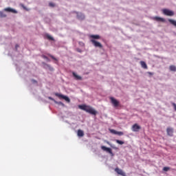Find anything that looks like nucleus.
<instances>
[{
	"label": "nucleus",
	"instance_id": "4",
	"mask_svg": "<svg viewBox=\"0 0 176 176\" xmlns=\"http://www.w3.org/2000/svg\"><path fill=\"white\" fill-rule=\"evenodd\" d=\"M110 100H111V104L113 105V107L115 108H118V107H119L120 105V102L119 101H118V100H116L115 98L113 97H111L110 98Z\"/></svg>",
	"mask_w": 176,
	"mask_h": 176
},
{
	"label": "nucleus",
	"instance_id": "26",
	"mask_svg": "<svg viewBox=\"0 0 176 176\" xmlns=\"http://www.w3.org/2000/svg\"><path fill=\"white\" fill-rule=\"evenodd\" d=\"M50 57H51V58H52V60H54L55 61H57V58H56L54 56H53L52 55H50Z\"/></svg>",
	"mask_w": 176,
	"mask_h": 176
},
{
	"label": "nucleus",
	"instance_id": "16",
	"mask_svg": "<svg viewBox=\"0 0 176 176\" xmlns=\"http://www.w3.org/2000/svg\"><path fill=\"white\" fill-rule=\"evenodd\" d=\"M77 135L78 137H83L85 135V132L83 131L78 129L77 132Z\"/></svg>",
	"mask_w": 176,
	"mask_h": 176
},
{
	"label": "nucleus",
	"instance_id": "9",
	"mask_svg": "<svg viewBox=\"0 0 176 176\" xmlns=\"http://www.w3.org/2000/svg\"><path fill=\"white\" fill-rule=\"evenodd\" d=\"M43 65H44V68H45V69H49L50 71H54V69L50 66V65H47L45 63H43Z\"/></svg>",
	"mask_w": 176,
	"mask_h": 176
},
{
	"label": "nucleus",
	"instance_id": "23",
	"mask_svg": "<svg viewBox=\"0 0 176 176\" xmlns=\"http://www.w3.org/2000/svg\"><path fill=\"white\" fill-rule=\"evenodd\" d=\"M0 17H6V14H3V12L0 11Z\"/></svg>",
	"mask_w": 176,
	"mask_h": 176
},
{
	"label": "nucleus",
	"instance_id": "1",
	"mask_svg": "<svg viewBox=\"0 0 176 176\" xmlns=\"http://www.w3.org/2000/svg\"><path fill=\"white\" fill-rule=\"evenodd\" d=\"M89 38H91V42L92 43V45H94V46L95 47H99V49H102V44H101V43L96 41V39H101V36L98 34H91Z\"/></svg>",
	"mask_w": 176,
	"mask_h": 176
},
{
	"label": "nucleus",
	"instance_id": "10",
	"mask_svg": "<svg viewBox=\"0 0 176 176\" xmlns=\"http://www.w3.org/2000/svg\"><path fill=\"white\" fill-rule=\"evenodd\" d=\"M166 132H167L168 135L173 137V134L174 133V129L173 128H167Z\"/></svg>",
	"mask_w": 176,
	"mask_h": 176
},
{
	"label": "nucleus",
	"instance_id": "7",
	"mask_svg": "<svg viewBox=\"0 0 176 176\" xmlns=\"http://www.w3.org/2000/svg\"><path fill=\"white\" fill-rule=\"evenodd\" d=\"M140 130H141V126L138 125V124H134L132 126V131L137 132V131H140Z\"/></svg>",
	"mask_w": 176,
	"mask_h": 176
},
{
	"label": "nucleus",
	"instance_id": "24",
	"mask_svg": "<svg viewBox=\"0 0 176 176\" xmlns=\"http://www.w3.org/2000/svg\"><path fill=\"white\" fill-rule=\"evenodd\" d=\"M43 58H44L45 60H47V61H50V59H49V58H47V56L43 55L42 56Z\"/></svg>",
	"mask_w": 176,
	"mask_h": 176
},
{
	"label": "nucleus",
	"instance_id": "12",
	"mask_svg": "<svg viewBox=\"0 0 176 176\" xmlns=\"http://www.w3.org/2000/svg\"><path fill=\"white\" fill-rule=\"evenodd\" d=\"M72 75L75 78L76 80H82V76H78L74 72H72Z\"/></svg>",
	"mask_w": 176,
	"mask_h": 176
},
{
	"label": "nucleus",
	"instance_id": "18",
	"mask_svg": "<svg viewBox=\"0 0 176 176\" xmlns=\"http://www.w3.org/2000/svg\"><path fill=\"white\" fill-rule=\"evenodd\" d=\"M116 142H117V144H119L120 145H123V144H124V142L119 140H116Z\"/></svg>",
	"mask_w": 176,
	"mask_h": 176
},
{
	"label": "nucleus",
	"instance_id": "20",
	"mask_svg": "<svg viewBox=\"0 0 176 176\" xmlns=\"http://www.w3.org/2000/svg\"><path fill=\"white\" fill-rule=\"evenodd\" d=\"M78 45L81 46V47H85V43L82 41H79Z\"/></svg>",
	"mask_w": 176,
	"mask_h": 176
},
{
	"label": "nucleus",
	"instance_id": "3",
	"mask_svg": "<svg viewBox=\"0 0 176 176\" xmlns=\"http://www.w3.org/2000/svg\"><path fill=\"white\" fill-rule=\"evenodd\" d=\"M73 13H75L76 14V17H77L78 20H80V21H83V20H85V19H86L85 14H83L82 12L74 11Z\"/></svg>",
	"mask_w": 176,
	"mask_h": 176
},
{
	"label": "nucleus",
	"instance_id": "11",
	"mask_svg": "<svg viewBox=\"0 0 176 176\" xmlns=\"http://www.w3.org/2000/svg\"><path fill=\"white\" fill-rule=\"evenodd\" d=\"M5 12H8L9 13H17L16 10L10 8H6L4 9Z\"/></svg>",
	"mask_w": 176,
	"mask_h": 176
},
{
	"label": "nucleus",
	"instance_id": "31",
	"mask_svg": "<svg viewBox=\"0 0 176 176\" xmlns=\"http://www.w3.org/2000/svg\"><path fill=\"white\" fill-rule=\"evenodd\" d=\"M148 75H153V73L150 72H148Z\"/></svg>",
	"mask_w": 176,
	"mask_h": 176
},
{
	"label": "nucleus",
	"instance_id": "22",
	"mask_svg": "<svg viewBox=\"0 0 176 176\" xmlns=\"http://www.w3.org/2000/svg\"><path fill=\"white\" fill-rule=\"evenodd\" d=\"M110 132L112 133V134H117V131L114 130V129H110Z\"/></svg>",
	"mask_w": 176,
	"mask_h": 176
},
{
	"label": "nucleus",
	"instance_id": "27",
	"mask_svg": "<svg viewBox=\"0 0 176 176\" xmlns=\"http://www.w3.org/2000/svg\"><path fill=\"white\" fill-rule=\"evenodd\" d=\"M49 6H51V8H54V3H50Z\"/></svg>",
	"mask_w": 176,
	"mask_h": 176
},
{
	"label": "nucleus",
	"instance_id": "29",
	"mask_svg": "<svg viewBox=\"0 0 176 176\" xmlns=\"http://www.w3.org/2000/svg\"><path fill=\"white\" fill-rule=\"evenodd\" d=\"M77 52H78V53H82V50H80L79 48L77 49Z\"/></svg>",
	"mask_w": 176,
	"mask_h": 176
},
{
	"label": "nucleus",
	"instance_id": "25",
	"mask_svg": "<svg viewBox=\"0 0 176 176\" xmlns=\"http://www.w3.org/2000/svg\"><path fill=\"white\" fill-rule=\"evenodd\" d=\"M123 132H122V131H117V133H116V135H123Z\"/></svg>",
	"mask_w": 176,
	"mask_h": 176
},
{
	"label": "nucleus",
	"instance_id": "30",
	"mask_svg": "<svg viewBox=\"0 0 176 176\" xmlns=\"http://www.w3.org/2000/svg\"><path fill=\"white\" fill-rule=\"evenodd\" d=\"M32 82H33V83H37V81L35 80H32Z\"/></svg>",
	"mask_w": 176,
	"mask_h": 176
},
{
	"label": "nucleus",
	"instance_id": "6",
	"mask_svg": "<svg viewBox=\"0 0 176 176\" xmlns=\"http://www.w3.org/2000/svg\"><path fill=\"white\" fill-rule=\"evenodd\" d=\"M163 13L165 14V16H174V12L167 10V9H164L163 10Z\"/></svg>",
	"mask_w": 176,
	"mask_h": 176
},
{
	"label": "nucleus",
	"instance_id": "14",
	"mask_svg": "<svg viewBox=\"0 0 176 176\" xmlns=\"http://www.w3.org/2000/svg\"><path fill=\"white\" fill-rule=\"evenodd\" d=\"M153 20H155V21H162V23H164L166 20L163 18H160L159 16H155L153 18Z\"/></svg>",
	"mask_w": 176,
	"mask_h": 176
},
{
	"label": "nucleus",
	"instance_id": "13",
	"mask_svg": "<svg viewBox=\"0 0 176 176\" xmlns=\"http://www.w3.org/2000/svg\"><path fill=\"white\" fill-rule=\"evenodd\" d=\"M116 173H118L119 175L124 176V172L122 170V169H120L119 168H116L115 169Z\"/></svg>",
	"mask_w": 176,
	"mask_h": 176
},
{
	"label": "nucleus",
	"instance_id": "8",
	"mask_svg": "<svg viewBox=\"0 0 176 176\" xmlns=\"http://www.w3.org/2000/svg\"><path fill=\"white\" fill-rule=\"evenodd\" d=\"M101 149H102V151H104L105 152H108V153H110V155H113L112 149H111V148H108L105 146H102Z\"/></svg>",
	"mask_w": 176,
	"mask_h": 176
},
{
	"label": "nucleus",
	"instance_id": "32",
	"mask_svg": "<svg viewBox=\"0 0 176 176\" xmlns=\"http://www.w3.org/2000/svg\"><path fill=\"white\" fill-rule=\"evenodd\" d=\"M15 47L17 49V47H19V45H16Z\"/></svg>",
	"mask_w": 176,
	"mask_h": 176
},
{
	"label": "nucleus",
	"instance_id": "5",
	"mask_svg": "<svg viewBox=\"0 0 176 176\" xmlns=\"http://www.w3.org/2000/svg\"><path fill=\"white\" fill-rule=\"evenodd\" d=\"M55 96L56 97H59V98H63V100L67 101V102H71V100L69 99V98H68L67 96H65L64 95H61L60 94H55Z\"/></svg>",
	"mask_w": 176,
	"mask_h": 176
},
{
	"label": "nucleus",
	"instance_id": "33",
	"mask_svg": "<svg viewBox=\"0 0 176 176\" xmlns=\"http://www.w3.org/2000/svg\"><path fill=\"white\" fill-rule=\"evenodd\" d=\"M107 144H108V145H111V144L109 143V142H107Z\"/></svg>",
	"mask_w": 176,
	"mask_h": 176
},
{
	"label": "nucleus",
	"instance_id": "19",
	"mask_svg": "<svg viewBox=\"0 0 176 176\" xmlns=\"http://www.w3.org/2000/svg\"><path fill=\"white\" fill-rule=\"evenodd\" d=\"M47 38L49 39V41H54V38L49 34H47Z\"/></svg>",
	"mask_w": 176,
	"mask_h": 176
},
{
	"label": "nucleus",
	"instance_id": "28",
	"mask_svg": "<svg viewBox=\"0 0 176 176\" xmlns=\"http://www.w3.org/2000/svg\"><path fill=\"white\" fill-rule=\"evenodd\" d=\"M48 98H49V100H51L52 101H54V99L53 98H52V97H48Z\"/></svg>",
	"mask_w": 176,
	"mask_h": 176
},
{
	"label": "nucleus",
	"instance_id": "17",
	"mask_svg": "<svg viewBox=\"0 0 176 176\" xmlns=\"http://www.w3.org/2000/svg\"><path fill=\"white\" fill-rule=\"evenodd\" d=\"M169 69H170V71L175 72H176V67H175V65H170L169 67Z\"/></svg>",
	"mask_w": 176,
	"mask_h": 176
},
{
	"label": "nucleus",
	"instance_id": "15",
	"mask_svg": "<svg viewBox=\"0 0 176 176\" xmlns=\"http://www.w3.org/2000/svg\"><path fill=\"white\" fill-rule=\"evenodd\" d=\"M140 65L142 66V68H144V69H148V65H146V63L144 61H140Z\"/></svg>",
	"mask_w": 176,
	"mask_h": 176
},
{
	"label": "nucleus",
	"instance_id": "2",
	"mask_svg": "<svg viewBox=\"0 0 176 176\" xmlns=\"http://www.w3.org/2000/svg\"><path fill=\"white\" fill-rule=\"evenodd\" d=\"M78 108L82 111H85V112H87L91 115H97V111L90 106H87L86 104H80L78 105Z\"/></svg>",
	"mask_w": 176,
	"mask_h": 176
},
{
	"label": "nucleus",
	"instance_id": "21",
	"mask_svg": "<svg viewBox=\"0 0 176 176\" xmlns=\"http://www.w3.org/2000/svg\"><path fill=\"white\" fill-rule=\"evenodd\" d=\"M170 167L165 166L163 168V171H169Z\"/></svg>",
	"mask_w": 176,
	"mask_h": 176
}]
</instances>
